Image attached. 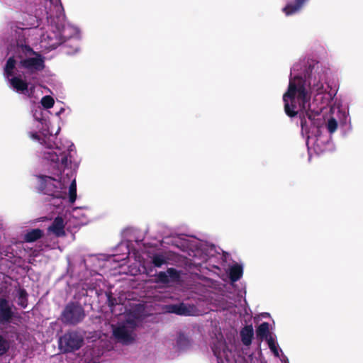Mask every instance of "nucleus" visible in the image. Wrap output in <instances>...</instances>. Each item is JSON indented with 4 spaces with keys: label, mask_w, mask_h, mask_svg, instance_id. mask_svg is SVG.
<instances>
[{
    "label": "nucleus",
    "mask_w": 363,
    "mask_h": 363,
    "mask_svg": "<svg viewBox=\"0 0 363 363\" xmlns=\"http://www.w3.org/2000/svg\"><path fill=\"white\" fill-rule=\"evenodd\" d=\"M206 291L209 294L208 295V297L211 298V302L213 303V301H212V298H213V295H214V293H213L211 291H210L209 289H206Z\"/></svg>",
    "instance_id": "7c9ffc66"
},
{
    "label": "nucleus",
    "mask_w": 363,
    "mask_h": 363,
    "mask_svg": "<svg viewBox=\"0 0 363 363\" xmlns=\"http://www.w3.org/2000/svg\"><path fill=\"white\" fill-rule=\"evenodd\" d=\"M82 337L77 333H69L59 339V347L63 352H72L82 346Z\"/></svg>",
    "instance_id": "1a4fd4ad"
},
{
    "label": "nucleus",
    "mask_w": 363,
    "mask_h": 363,
    "mask_svg": "<svg viewBox=\"0 0 363 363\" xmlns=\"http://www.w3.org/2000/svg\"><path fill=\"white\" fill-rule=\"evenodd\" d=\"M166 310L169 313H175L181 315H195V308L194 306L184 303L172 304L166 306Z\"/></svg>",
    "instance_id": "f8f14e48"
},
{
    "label": "nucleus",
    "mask_w": 363,
    "mask_h": 363,
    "mask_svg": "<svg viewBox=\"0 0 363 363\" xmlns=\"http://www.w3.org/2000/svg\"><path fill=\"white\" fill-rule=\"evenodd\" d=\"M78 50V47H76L75 48V51H77Z\"/></svg>",
    "instance_id": "f704fd0d"
},
{
    "label": "nucleus",
    "mask_w": 363,
    "mask_h": 363,
    "mask_svg": "<svg viewBox=\"0 0 363 363\" xmlns=\"http://www.w3.org/2000/svg\"><path fill=\"white\" fill-rule=\"evenodd\" d=\"M65 111V108H61L58 112L56 113L57 116H60Z\"/></svg>",
    "instance_id": "2f4dec72"
},
{
    "label": "nucleus",
    "mask_w": 363,
    "mask_h": 363,
    "mask_svg": "<svg viewBox=\"0 0 363 363\" xmlns=\"http://www.w3.org/2000/svg\"><path fill=\"white\" fill-rule=\"evenodd\" d=\"M301 8L300 6H298L296 4V3L290 2L287 4L284 8H283V12L286 16L294 15L297 13H298L301 11Z\"/></svg>",
    "instance_id": "4be33fe9"
},
{
    "label": "nucleus",
    "mask_w": 363,
    "mask_h": 363,
    "mask_svg": "<svg viewBox=\"0 0 363 363\" xmlns=\"http://www.w3.org/2000/svg\"><path fill=\"white\" fill-rule=\"evenodd\" d=\"M27 3L36 15L43 12L47 16L48 23V35L43 36L42 45L45 48H52L60 43L62 36H78L77 26L66 21L64 8L61 0H28Z\"/></svg>",
    "instance_id": "39448f33"
},
{
    "label": "nucleus",
    "mask_w": 363,
    "mask_h": 363,
    "mask_svg": "<svg viewBox=\"0 0 363 363\" xmlns=\"http://www.w3.org/2000/svg\"><path fill=\"white\" fill-rule=\"evenodd\" d=\"M59 131H60V128L57 129L56 134L58 133Z\"/></svg>",
    "instance_id": "72a5a7b5"
},
{
    "label": "nucleus",
    "mask_w": 363,
    "mask_h": 363,
    "mask_svg": "<svg viewBox=\"0 0 363 363\" xmlns=\"http://www.w3.org/2000/svg\"><path fill=\"white\" fill-rule=\"evenodd\" d=\"M33 123L32 130L28 133L30 138L38 143L40 147L38 150V156L54 161L55 165L58 164H67V157L61 155L65 151L69 152L71 164L77 167L81 159L77 156L75 146L68 140L54 142L55 136L50 131V122L48 111L43 109L40 106L35 105L32 109Z\"/></svg>",
    "instance_id": "7ed1b4c3"
},
{
    "label": "nucleus",
    "mask_w": 363,
    "mask_h": 363,
    "mask_svg": "<svg viewBox=\"0 0 363 363\" xmlns=\"http://www.w3.org/2000/svg\"><path fill=\"white\" fill-rule=\"evenodd\" d=\"M307 0H295L294 2L298 6H300V7L302 9L303 4L306 2Z\"/></svg>",
    "instance_id": "c756f323"
},
{
    "label": "nucleus",
    "mask_w": 363,
    "mask_h": 363,
    "mask_svg": "<svg viewBox=\"0 0 363 363\" xmlns=\"http://www.w3.org/2000/svg\"><path fill=\"white\" fill-rule=\"evenodd\" d=\"M67 218L61 216L56 217L51 225L48 228V232L57 237H62L65 235V227L67 223Z\"/></svg>",
    "instance_id": "ddd939ff"
},
{
    "label": "nucleus",
    "mask_w": 363,
    "mask_h": 363,
    "mask_svg": "<svg viewBox=\"0 0 363 363\" xmlns=\"http://www.w3.org/2000/svg\"><path fill=\"white\" fill-rule=\"evenodd\" d=\"M200 284H201L202 286H203L206 288H209V289H216V287H217L216 282L209 278H204V279H201V282L200 283Z\"/></svg>",
    "instance_id": "bb28decb"
},
{
    "label": "nucleus",
    "mask_w": 363,
    "mask_h": 363,
    "mask_svg": "<svg viewBox=\"0 0 363 363\" xmlns=\"http://www.w3.org/2000/svg\"><path fill=\"white\" fill-rule=\"evenodd\" d=\"M191 345V340L184 333H179L176 339V347L179 351L189 349Z\"/></svg>",
    "instance_id": "f3484780"
},
{
    "label": "nucleus",
    "mask_w": 363,
    "mask_h": 363,
    "mask_svg": "<svg viewBox=\"0 0 363 363\" xmlns=\"http://www.w3.org/2000/svg\"><path fill=\"white\" fill-rule=\"evenodd\" d=\"M168 257L166 253H157L152 256V261L157 267H160L167 263Z\"/></svg>",
    "instance_id": "5701e85b"
},
{
    "label": "nucleus",
    "mask_w": 363,
    "mask_h": 363,
    "mask_svg": "<svg viewBox=\"0 0 363 363\" xmlns=\"http://www.w3.org/2000/svg\"><path fill=\"white\" fill-rule=\"evenodd\" d=\"M177 277V272L173 268H169L166 272H161L157 275L158 281L165 284L176 279Z\"/></svg>",
    "instance_id": "dca6fc26"
},
{
    "label": "nucleus",
    "mask_w": 363,
    "mask_h": 363,
    "mask_svg": "<svg viewBox=\"0 0 363 363\" xmlns=\"http://www.w3.org/2000/svg\"><path fill=\"white\" fill-rule=\"evenodd\" d=\"M228 272L230 280L234 282L242 277L243 269L241 265L235 264L229 267Z\"/></svg>",
    "instance_id": "6ab92c4d"
},
{
    "label": "nucleus",
    "mask_w": 363,
    "mask_h": 363,
    "mask_svg": "<svg viewBox=\"0 0 363 363\" xmlns=\"http://www.w3.org/2000/svg\"><path fill=\"white\" fill-rule=\"evenodd\" d=\"M89 211L86 208H74L70 212L71 216L77 220V224L84 225L88 222L87 214Z\"/></svg>",
    "instance_id": "2eb2a0df"
},
{
    "label": "nucleus",
    "mask_w": 363,
    "mask_h": 363,
    "mask_svg": "<svg viewBox=\"0 0 363 363\" xmlns=\"http://www.w3.org/2000/svg\"><path fill=\"white\" fill-rule=\"evenodd\" d=\"M269 325L268 323H262L260 324L257 330V335L259 337L263 339L265 338L266 340L269 336H272L269 334Z\"/></svg>",
    "instance_id": "b1692460"
},
{
    "label": "nucleus",
    "mask_w": 363,
    "mask_h": 363,
    "mask_svg": "<svg viewBox=\"0 0 363 363\" xmlns=\"http://www.w3.org/2000/svg\"><path fill=\"white\" fill-rule=\"evenodd\" d=\"M23 242H15L13 246H9L6 249L0 250V269L4 270V265L6 267H10L6 262H9L12 264H18L22 256L23 252L21 248Z\"/></svg>",
    "instance_id": "0eeeda50"
},
{
    "label": "nucleus",
    "mask_w": 363,
    "mask_h": 363,
    "mask_svg": "<svg viewBox=\"0 0 363 363\" xmlns=\"http://www.w3.org/2000/svg\"><path fill=\"white\" fill-rule=\"evenodd\" d=\"M43 231L40 229H33L32 230L28 231L24 235V240L26 242H31L37 240L40 238L43 235Z\"/></svg>",
    "instance_id": "412c9836"
},
{
    "label": "nucleus",
    "mask_w": 363,
    "mask_h": 363,
    "mask_svg": "<svg viewBox=\"0 0 363 363\" xmlns=\"http://www.w3.org/2000/svg\"><path fill=\"white\" fill-rule=\"evenodd\" d=\"M212 350L218 363H235L233 352L229 350L223 337L217 338L216 342L213 344Z\"/></svg>",
    "instance_id": "6e6552de"
},
{
    "label": "nucleus",
    "mask_w": 363,
    "mask_h": 363,
    "mask_svg": "<svg viewBox=\"0 0 363 363\" xmlns=\"http://www.w3.org/2000/svg\"><path fill=\"white\" fill-rule=\"evenodd\" d=\"M48 23L46 26L21 29L18 34V39L15 54L10 57L4 68V77L7 82L9 87L13 91L32 97L35 86L31 81L36 78V75L43 71L45 67V57L38 52L34 51L30 45H40V48L45 50L55 49L62 43L69 40L79 41L81 39L80 30L78 28V36L72 35L70 37L62 36L60 43L52 48H45L42 45V39L48 35Z\"/></svg>",
    "instance_id": "f03ea898"
},
{
    "label": "nucleus",
    "mask_w": 363,
    "mask_h": 363,
    "mask_svg": "<svg viewBox=\"0 0 363 363\" xmlns=\"http://www.w3.org/2000/svg\"><path fill=\"white\" fill-rule=\"evenodd\" d=\"M111 260H115V258H114V257H111V258H110V260H111Z\"/></svg>",
    "instance_id": "473e14b6"
},
{
    "label": "nucleus",
    "mask_w": 363,
    "mask_h": 363,
    "mask_svg": "<svg viewBox=\"0 0 363 363\" xmlns=\"http://www.w3.org/2000/svg\"><path fill=\"white\" fill-rule=\"evenodd\" d=\"M40 104L45 109H49L54 106L55 100L52 96L47 95L41 99Z\"/></svg>",
    "instance_id": "a878e982"
},
{
    "label": "nucleus",
    "mask_w": 363,
    "mask_h": 363,
    "mask_svg": "<svg viewBox=\"0 0 363 363\" xmlns=\"http://www.w3.org/2000/svg\"><path fill=\"white\" fill-rule=\"evenodd\" d=\"M84 318L83 308L77 303L68 304L62 315V320L65 323L76 324Z\"/></svg>",
    "instance_id": "9d476101"
},
{
    "label": "nucleus",
    "mask_w": 363,
    "mask_h": 363,
    "mask_svg": "<svg viewBox=\"0 0 363 363\" xmlns=\"http://www.w3.org/2000/svg\"><path fill=\"white\" fill-rule=\"evenodd\" d=\"M61 155L67 157V164L55 165L54 161L39 157L45 165L48 166V170L50 174L37 176L40 191L50 196L53 201L52 205L57 208L72 205L77 199L76 177L73 172L62 174V169L70 168L76 170L79 166L74 167L71 164L70 160L73 159H70L69 152L65 151Z\"/></svg>",
    "instance_id": "20e7f679"
},
{
    "label": "nucleus",
    "mask_w": 363,
    "mask_h": 363,
    "mask_svg": "<svg viewBox=\"0 0 363 363\" xmlns=\"http://www.w3.org/2000/svg\"><path fill=\"white\" fill-rule=\"evenodd\" d=\"M16 316V308L5 298H0V324H7Z\"/></svg>",
    "instance_id": "9b49d317"
},
{
    "label": "nucleus",
    "mask_w": 363,
    "mask_h": 363,
    "mask_svg": "<svg viewBox=\"0 0 363 363\" xmlns=\"http://www.w3.org/2000/svg\"><path fill=\"white\" fill-rule=\"evenodd\" d=\"M267 342L270 350L273 352L274 356L279 357V352H281V350L279 349L276 340L272 336H269L267 338Z\"/></svg>",
    "instance_id": "393cba45"
},
{
    "label": "nucleus",
    "mask_w": 363,
    "mask_h": 363,
    "mask_svg": "<svg viewBox=\"0 0 363 363\" xmlns=\"http://www.w3.org/2000/svg\"><path fill=\"white\" fill-rule=\"evenodd\" d=\"M217 301H215V302L213 303L215 305L218 306L219 308H220L221 309L223 310H225V309H228L230 308V306H225L224 304H223L222 303H220V301L218 303H216Z\"/></svg>",
    "instance_id": "c85d7f7f"
},
{
    "label": "nucleus",
    "mask_w": 363,
    "mask_h": 363,
    "mask_svg": "<svg viewBox=\"0 0 363 363\" xmlns=\"http://www.w3.org/2000/svg\"><path fill=\"white\" fill-rule=\"evenodd\" d=\"M253 335L254 330L251 325L244 327L240 331L242 342L245 345L249 346L252 342Z\"/></svg>",
    "instance_id": "a211bd4d"
},
{
    "label": "nucleus",
    "mask_w": 363,
    "mask_h": 363,
    "mask_svg": "<svg viewBox=\"0 0 363 363\" xmlns=\"http://www.w3.org/2000/svg\"><path fill=\"white\" fill-rule=\"evenodd\" d=\"M138 326L136 318L128 319L112 326L114 338L123 345H130L136 337L135 329Z\"/></svg>",
    "instance_id": "423d86ee"
},
{
    "label": "nucleus",
    "mask_w": 363,
    "mask_h": 363,
    "mask_svg": "<svg viewBox=\"0 0 363 363\" xmlns=\"http://www.w3.org/2000/svg\"><path fill=\"white\" fill-rule=\"evenodd\" d=\"M212 251H213V250L211 248L210 252H207L206 246L202 245L201 247L197 249L194 254V264L195 265L201 266L203 263L208 262L212 255Z\"/></svg>",
    "instance_id": "4468645a"
},
{
    "label": "nucleus",
    "mask_w": 363,
    "mask_h": 363,
    "mask_svg": "<svg viewBox=\"0 0 363 363\" xmlns=\"http://www.w3.org/2000/svg\"><path fill=\"white\" fill-rule=\"evenodd\" d=\"M300 64L291 69L289 86L283 95L284 110L289 117L298 116L302 132L307 135L308 148H313L317 153L325 150V140L318 133L324 124L330 134L335 133L338 123L350 122L349 113L340 108L335 99V93L328 84V69L319 62L310 64L301 71Z\"/></svg>",
    "instance_id": "f257e3e1"
},
{
    "label": "nucleus",
    "mask_w": 363,
    "mask_h": 363,
    "mask_svg": "<svg viewBox=\"0 0 363 363\" xmlns=\"http://www.w3.org/2000/svg\"><path fill=\"white\" fill-rule=\"evenodd\" d=\"M9 342L0 336V356L6 353L9 349Z\"/></svg>",
    "instance_id": "cd10ccee"
},
{
    "label": "nucleus",
    "mask_w": 363,
    "mask_h": 363,
    "mask_svg": "<svg viewBox=\"0 0 363 363\" xmlns=\"http://www.w3.org/2000/svg\"><path fill=\"white\" fill-rule=\"evenodd\" d=\"M16 298H17L18 304L23 308H26L28 305V294L26 291L18 287L16 289Z\"/></svg>",
    "instance_id": "aec40b11"
}]
</instances>
